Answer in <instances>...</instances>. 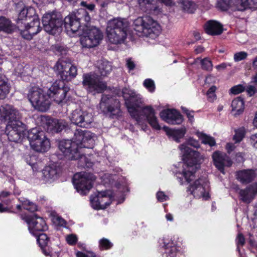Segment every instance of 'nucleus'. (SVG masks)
I'll return each instance as SVG.
<instances>
[{
  "label": "nucleus",
  "mask_w": 257,
  "mask_h": 257,
  "mask_svg": "<svg viewBox=\"0 0 257 257\" xmlns=\"http://www.w3.org/2000/svg\"><path fill=\"white\" fill-rule=\"evenodd\" d=\"M249 244L252 248L257 249V242L254 240L250 239L249 240Z\"/></svg>",
  "instance_id": "nucleus-62"
},
{
  "label": "nucleus",
  "mask_w": 257,
  "mask_h": 257,
  "mask_svg": "<svg viewBox=\"0 0 257 257\" xmlns=\"http://www.w3.org/2000/svg\"><path fill=\"white\" fill-rule=\"evenodd\" d=\"M20 217L22 220L27 223L30 232L34 236L48 229V226L44 218L36 213L21 214Z\"/></svg>",
  "instance_id": "nucleus-10"
},
{
  "label": "nucleus",
  "mask_w": 257,
  "mask_h": 257,
  "mask_svg": "<svg viewBox=\"0 0 257 257\" xmlns=\"http://www.w3.org/2000/svg\"><path fill=\"white\" fill-rule=\"evenodd\" d=\"M4 212H13L10 210L8 206H5L2 203H0V213Z\"/></svg>",
  "instance_id": "nucleus-58"
},
{
  "label": "nucleus",
  "mask_w": 257,
  "mask_h": 257,
  "mask_svg": "<svg viewBox=\"0 0 257 257\" xmlns=\"http://www.w3.org/2000/svg\"><path fill=\"white\" fill-rule=\"evenodd\" d=\"M200 140L203 144L208 145L210 147L216 145V142L214 138L207 136L206 134L201 133L199 136Z\"/></svg>",
  "instance_id": "nucleus-42"
},
{
  "label": "nucleus",
  "mask_w": 257,
  "mask_h": 257,
  "mask_svg": "<svg viewBox=\"0 0 257 257\" xmlns=\"http://www.w3.org/2000/svg\"><path fill=\"white\" fill-rule=\"evenodd\" d=\"M94 180L93 174L86 172L77 173L72 178L73 184L81 195H86L92 188Z\"/></svg>",
  "instance_id": "nucleus-11"
},
{
  "label": "nucleus",
  "mask_w": 257,
  "mask_h": 257,
  "mask_svg": "<svg viewBox=\"0 0 257 257\" xmlns=\"http://www.w3.org/2000/svg\"><path fill=\"white\" fill-rule=\"evenodd\" d=\"M44 30L52 35L59 34L62 30L63 16L59 12L53 11L44 14L42 19Z\"/></svg>",
  "instance_id": "nucleus-8"
},
{
  "label": "nucleus",
  "mask_w": 257,
  "mask_h": 257,
  "mask_svg": "<svg viewBox=\"0 0 257 257\" xmlns=\"http://www.w3.org/2000/svg\"><path fill=\"white\" fill-rule=\"evenodd\" d=\"M188 145L195 148H198L200 147V144L198 141L193 138H190L188 141Z\"/></svg>",
  "instance_id": "nucleus-52"
},
{
  "label": "nucleus",
  "mask_w": 257,
  "mask_h": 257,
  "mask_svg": "<svg viewBox=\"0 0 257 257\" xmlns=\"http://www.w3.org/2000/svg\"><path fill=\"white\" fill-rule=\"evenodd\" d=\"M11 195L12 193L10 191H2L0 192V200L9 198Z\"/></svg>",
  "instance_id": "nucleus-54"
},
{
  "label": "nucleus",
  "mask_w": 257,
  "mask_h": 257,
  "mask_svg": "<svg viewBox=\"0 0 257 257\" xmlns=\"http://www.w3.org/2000/svg\"><path fill=\"white\" fill-rule=\"evenodd\" d=\"M139 7L143 12L149 13L156 10L154 0H137Z\"/></svg>",
  "instance_id": "nucleus-37"
},
{
  "label": "nucleus",
  "mask_w": 257,
  "mask_h": 257,
  "mask_svg": "<svg viewBox=\"0 0 257 257\" xmlns=\"http://www.w3.org/2000/svg\"><path fill=\"white\" fill-rule=\"evenodd\" d=\"M83 30V36L81 38V44L83 47L91 48L98 45L103 35L101 31L95 27Z\"/></svg>",
  "instance_id": "nucleus-13"
},
{
  "label": "nucleus",
  "mask_w": 257,
  "mask_h": 257,
  "mask_svg": "<svg viewBox=\"0 0 257 257\" xmlns=\"http://www.w3.org/2000/svg\"><path fill=\"white\" fill-rule=\"evenodd\" d=\"M14 26L11 20L5 17H0V32L11 34L14 32Z\"/></svg>",
  "instance_id": "nucleus-36"
},
{
  "label": "nucleus",
  "mask_w": 257,
  "mask_h": 257,
  "mask_svg": "<svg viewBox=\"0 0 257 257\" xmlns=\"http://www.w3.org/2000/svg\"><path fill=\"white\" fill-rule=\"evenodd\" d=\"M26 133V136L32 148L38 152H46L50 147L49 140L45 133L40 128H33Z\"/></svg>",
  "instance_id": "nucleus-7"
},
{
  "label": "nucleus",
  "mask_w": 257,
  "mask_h": 257,
  "mask_svg": "<svg viewBox=\"0 0 257 257\" xmlns=\"http://www.w3.org/2000/svg\"><path fill=\"white\" fill-rule=\"evenodd\" d=\"M212 158L214 165L223 174H224V167H230L233 163L228 156L219 151H215L212 155Z\"/></svg>",
  "instance_id": "nucleus-19"
},
{
  "label": "nucleus",
  "mask_w": 257,
  "mask_h": 257,
  "mask_svg": "<svg viewBox=\"0 0 257 257\" xmlns=\"http://www.w3.org/2000/svg\"><path fill=\"white\" fill-rule=\"evenodd\" d=\"M245 90V87L241 85L238 84L232 87L230 89V92L233 94H238L240 93L243 92Z\"/></svg>",
  "instance_id": "nucleus-46"
},
{
  "label": "nucleus",
  "mask_w": 257,
  "mask_h": 257,
  "mask_svg": "<svg viewBox=\"0 0 257 257\" xmlns=\"http://www.w3.org/2000/svg\"><path fill=\"white\" fill-rule=\"evenodd\" d=\"M90 20L86 9H79L76 13L69 14L63 18V25L67 33L74 34L79 31L82 32L85 28L88 27Z\"/></svg>",
  "instance_id": "nucleus-5"
},
{
  "label": "nucleus",
  "mask_w": 257,
  "mask_h": 257,
  "mask_svg": "<svg viewBox=\"0 0 257 257\" xmlns=\"http://www.w3.org/2000/svg\"><path fill=\"white\" fill-rule=\"evenodd\" d=\"M22 37L27 40H31L33 37L38 34L41 30L40 25H31V23L24 24L22 27H17Z\"/></svg>",
  "instance_id": "nucleus-24"
},
{
  "label": "nucleus",
  "mask_w": 257,
  "mask_h": 257,
  "mask_svg": "<svg viewBox=\"0 0 257 257\" xmlns=\"http://www.w3.org/2000/svg\"><path fill=\"white\" fill-rule=\"evenodd\" d=\"M10 84L5 76L0 73V99H5L10 90Z\"/></svg>",
  "instance_id": "nucleus-34"
},
{
  "label": "nucleus",
  "mask_w": 257,
  "mask_h": 257,
  "mask_svg": "<svg viewBox=\"0 0 257 257\" xmlns=\"http://www.w3.org/2000/svg\"><path fill=\"white\" fill-rule=\"evenodd\" d=\"M19 201L21 203V204L17 205L16 208L19 211L22 210V208L31 212H35L38 210L37 205L27 199L20 198L19 199Z\"/></svg>",
  "instance_id": "nucleus-33"
},
{
  "label": "nucleus",
  "mask_w": 257,
  "mask_h": 257,
  "mask_svg": "<svg viewBox=\"0 0 257 257\" xmlns=\"http://www.w3.org/2000/svg\"><path fill=\"white\" fill-rule=\"evenodd\" d=\"M180 149L183 150V160L186 165L182 171V175L186 181L190 183L195 179V174L200 167L202 158L198 152L184 145H181Z\"/></svg>",
  "instance_id": "nucleus-4"
},
{
  "label": "nucleus",
  "mask_w": 257,
  "mask_h": 257,
  "mask_svg": "<svg viewBox=\"0 0 257 257\" xmlns=\"http://www.w3.org/2000/svg\"><path fill=\"white\" fill-rule=\"evenodd\" d=\"M109 191L105 190L99 192L96 196L90 199V202L94 209L96 210L106 208L111 204L110 201L112 196L109 194Z\"/></svg>",
  "instance_id": "nucleus-20"
},
{
  "label": "nucleus",
  "mask_w": 257,
  "mask_h": 257,
  "mask_svg": "<svg viewBox=\"0 0 257 257\" xmlns=\"http://www.w3.org/2000/svg\"><path fill=\"white\" fill-rule=\"evenodd\" d=\"M156 197L158 200L161 202L167 200V199L168 198L164 192L161 191H159L157 193Z\"/></svg>",
  "instance_id": "nucleus-50"
},
{
  "label": "nucleus",
  "mask_w": 257,
  "mask_h": 257,
  "mask_svg": "<svg viewBox=\"0 0 257 257\" xmlns=\"http://www.w3.org/2000/svg\"><path fill=\"white\" fill-rule=\"evenodd\" d=\"M236 243L237 246H242L245 244V238L242 233H239L236 238Z\"/></svg>",
  "instance_id": "nucleus-48"
},
{
  "label": "nucleus",
  "mask_w": 257,
  "mask_h": 257,
  "mask_svg": "<svg viewBox=\"0 0 257 257\" xmlns=\"http://www.w3.org/2000/svg\"><path fill=\"white\" fill-rule=\"evenodd\" d=\"M206 183L204 180L201 178L196 180L192 184H190L187 188V192L194 196L200 194L205 200H208L209 198V193L205 192Z\"/></svg>",
  "instance_id": "nucleus-22"
},
{
  "label": "nucleus",
  "mask_w": 257,
  "mask_h": 257,
  "mask_svg": "<svg viewBox=\"0 0 257 257\" xmlns=\"http://www.w3.org/2000/svg\"><path fill=\"white\" fill-rule=\"evenodd\" d=\"M96 2L101 9L107 7L110 3L109 0H96Z\"/></svg>",
  "instance_id": "nucleus-53"
},
{
  "label": "nucleus",
  "mask_w": 257,
  "mask_h": 257,
  "mask_svg": "<svg viewBox=\"0 0 257 257\" xmlns=\"http://www.w3.org/2000/svg\"><path fill=\"white\" fill-rule=\"evenodd\" d=\"M70 120L80 127L88 128L93 121V117L87 112L77 109L72 112Z\"/></svg>",
  "instance_id": "nucleus-18"
},
{
  "label": "nucleus",
  "mask_w": 257,
  "mask_h": 257,
  "mask_svg": "<svg viewBox=\"0 0 257 257\" xmlns=\"http://www.w3.org/2000/svg\"><path fill=\"white\" fill-rule=\"evenodd\" d=\"M43 177L47 181L55 180L58 177L57 169L50 166H46L42 171Z\"/></svg>",
  "instance_id": "nucleus-38"
},
{
  "label": "nucleus",
  "mask_w": 257,
  "mask_h": 257,
  "mask_svg": "<svg viewBox=\"0 0 257 257\" xmlns=\"http://www.w3.org/2000/svg\"><path fill=\"white\" fill-rule=\"evenodd\" d=\"M229 3L231 7L239 11L257 9V0H230Z\"/></svg>",
  "instance_id": "nucleus-28"
},
{
  "label": "nucleus",
  "mask_w": 257,
  "mask_h": 257,
  "mask_svg": "<svg viewBox=\"0 0 257 257\" xmlns=\"http://www.w3.org/2000/svg\"><path fill=\"white\" fill-rule=\"evenodd\" d=\"M204 51V49L201 46H198L195 49L196 54H199L202 53Z\"/></svg>",
  "instance_id": "nucleus-64"
},
{
  "label": "nucleus",
  "mask_w": 257,
  "mask_h": 257,
  "mask_svg": "<svg viewBox=\"0 0 257 257\" xmlns=\"http://www.w3.org/2000/svg\"><path fill=\"white\" fill-rule=\"evenodd\" d=\"M201 68L206 71L210 72L212 70L213 64L212 61L208 57H205L200 61Z\"/></svg>",
  "instance_id": "nucleus-44"
},
{
  "label": "nucleus",
  "mask_w": 257,
  "mask_h": 257,
  "mask_svg": "<svg viewBox=\"0 0 257 257\" xmlns=\"http://www.w3.org/2000/svg\"><path fill=\"white\" fill-rule=\"evenodd\" d=\"M182 9L188 13H194L196 10L195 4L189 1L181 0Z\"/></svg>",
  "instance_id": "nucleus-40"
},
{
  "label": "nucleus",
  "mask_w": 257,
  "mask_h": 257,
  "mask_svg": "<svg viewBox=\"0 0 257 257\" xmlns=\"http://www.w3.org/2000/svg\"><path fill=\"white\" fill-rule=\"evenodd\" d=\"M92 134L86 130L76 129L74 133L73 141L64 140L59 143V149L65 157L70 160H79L80 166L83 168H91L93 164L81 152L82 148H92L94 140Z\"/></svg>",
  "instance_id": "nucleus-2"
},
{
  "label": "nucleus",
  "mask_w": 257,
  "mask_h": 257,
  "mask_svg": "<svg viewBox=\"0 0 257 257\" xmlns=\"http://www.w3.org/2000/svg\"><path fill=\"white\" fill-rule=\"evenodd\" d=\"M99 107L104 114H109L112 118H116L121 115L120 101L116 96L112 95L102 94Z\"/></svg>",
  "instance_id": "nucleus-9"
},
{
  "label": "nucleus",
  "mask_w": 257,
  "mask_h": 257,
  "mask_svg": "<svg viewBox=\"0 0 257 257\" xmlns=\"http://www.w3.org/2000/svg\"><path fill=\"white\" fill-rule=\"evenodd\" d=\"M70 89L64 81L56 80L49 88L47 94L43 92L42 89L34 87L31 89L28 97L35 109L45 112L50 108V99L62 106L67 103L70 98Z\"/></svg>",
  "instance_id": "nucleus-1"
},
{
  "label": "nucleus",
  "mask_w": 257,
  "mask_h": 257,
  "mask_svg": "<svg viewBox=\"0 0 257 257\" xmlns=\"http://www.w3.org/2000/svg\"><path fill=\"white\" fill-rule=\"evenodd\" d=\"M2 202H3V204L5 205L8 206L10 205L12 203V200L10 199V198H5L3 200H1Z\"/></svg>",
  "instance_id": "nucleus-61"
},
{
  "label": "nucleus",
  "mask_w": 257,
  "mask_h": 257,
  "mask_svg": "<svg viewBox=\"0 0 257 257\" xmlns=\"http://www.w3.org/2000/svg\"><path fill=\"white\" fill-rule=\"evenodd\" d=\"M143 85L150 92H153L155 91V84L152 79L150 78L145 79L143 82Z\"/></svg>",
  "instance_id": "nucleus-45"
},
{
  "label": "nucleus",
  "mask_w": 257,
  "mask_h": 257,
  "mask_svg": "<svg viewBox=\"0 0 257 257\" xmlns=\"http://www.w3.org/2000/svg\"><path fill=\"white\" fill-rule=\"evenodd\" d=\"M161 118L171 124H180L183 120V115L175 109H166L161 111Z\"/></svg>",
  "instance_id": "nucleus-21"
},
{
  "label": "nucleus",
  "mask_w": 257,
  "mask_h": 257,
  "mask_svg": "<svg viewBox=\"0 0 257 257\" xmlns=\"http://www.w3.org/2000/svg\"><path fill=\"white\" fill-rule=\"evenodd\" d=\"M34 236L37 238V241L43 253L45 256L50 255L53 252V249L51 246L52 243L50 237L47 234L43 232Z\"/></svg>",
  "instance_id": "nucleus-27"
},
{
  "label": "nucleus",
  "mask_w": 257,
  "mask_h": 257,
  "mask_svg": "<svg viewBox=\"0 0 257 257\" xmlns=\"http://www.w3.org/2000/svg\"><path fill=\"white\" fill-rule=\"evenodd\" d=\"M227 67V64L225 63H222L221 64L216 65L215 68L218 71H220L221 70H224Z\"/></svg>",
  "instance_id": "nucleus-59"
},
{
  "label": "nucleus",
  "mask_w": 257,
  "mask_h": 257,
  "mask_svg": "<svg viewBox=\"0 0 257 257\" xmlns=\"http://www.w3.org/2000/svg\"><path fill=\"white\" fill-rule=\"evenodd\" d=\"M226 149L228 153H230L234 149V146L230 143H227L226 144Z\"/></svg>",
  "instance_id": "nucleus-60"
},
{
  "label": "nucleus",
  "mask_w": 257,
  "mask_h": 257,
  "mask_svg": "<svg viewBox=\"0 0 257 257\" xmlns=\"http://www.w3.org/2000/svg\"><path fill=\"white\" fill-rule=\"evenodd\" d=\"M20 121L19 112L13 105L6 104L0 106V124L7 126Z\"/></svg>",
  "instance_id": "nucleus-16"
},
{
  "label": "nucleus",
  "mask_w": 257,
  "mask_h": 257,
  "mask_svg": "<svg viewBox=\"0 0 257 257\" xmlns=\"http://www.w3.org/2000/svg\"><path fill=\"white\" fill-rule=\"evenodd\" d=\"M247 56V53L244 51L237 52L234 55V60L235 62H238L243 60Z\"/></svg>",
  "instance_id": "nucleus-47"
},
{
  "label": "nucleus",
  "mask_w": 257,
  "mask_h": 257,
  "mask_svg": "<svg viewBox=\"0 0 257 257\" xmlns=\"http://www.w3.org/2000/svg\"><path fill=\"white\" fill-rule=\"evenodd\" d=\"M137 22L140 23L142 33L146 37L155 39L160 33V25L150 16L140 18L138 19Z\"/></svg>",
  "instance_id": "nucleus-14"
},
{
  "label": "nucleus",
  "mask_w": 257,
  "mask_h": 257,
  "mask_svg": "<svg viewBox=\"0 0 257 257\" xmlns=\"http://www.w3.org/2000/svg\"><path fill=\"white\" fill-rule=\"evenodd\" d=\"M232 111H236L235 115H239L242 113L244 109V98L241 96L234 98L231 102Z\"/></svg>",
  "instance_id": "nucleus-35"
},
{
  "label": "nucleus",
  "mask_w": 257,
  "mask_h": 257,
  "mask_svg": "<svg viewBox=\"0 0 257 257\" xmlns=\"http://www.w3.org/2000/svg\"><path fill=\"white\" fill-rule=\"evenodd\" d=\"M7 127L9 130L7 136L10 142L21 143L25 139L26 125L21 121L8 125Z\"/></svg>",
  "instance_id": "nucleus-17"
},
{
  "label": "nucleus",
  "mask_w": 257,
  "mask_h": 257,
  "mask_svg": "<svg viewBox=\"0 0 257 257\" xmlns=\"http://www.w3.org/2000/svg\"><path fill=\"white\" fill-rule=\"evenodd\" d=\"M81 6L84 7L89 11L92 12L95 9V5L92 3L88 4L86 2H82L81 3Z\"/></svg>",
  "instance_id": "nucleus-51"
},
{
  "label": "nucleus",
  "mask_w": 257,
  "mask_h": 257,
  "mask_svg": "<svg viewBox=\"0 0 257 257\" xmlns=\"http://www.w3.org/2000/svg\"><path fill=\"white\" fill-rule=\"evenodd\" d=\"M40 25V21L36 11L34 7H25L18 14L16 20L17 27H22L24 24Z\"/></svg>",
  "instance_id": "nucleus-15"
},
{
  "label": "nucleus",
  "mask_w": 257,
  "mask_h": 257,
  "mask_svg": "<svg viewBox=\"0 0 257 257\" xmlns=\"http://www.w3.org/2000/svg\"><path fill=\"white\" fill-rule=\"evenodd\" d=\"M122 95L128 112L131 117L138 123H141L143 117H145L146 120L153 128L156 130L161 129L155 115V111L152 106H145L142 108L141 111L138 110L137 108H140L143 103L140 95L137 94L134 90L124 87L122 89Z\"/></svg>",
  "instance_id": "nucleus-3"
},
{
  "label": "nucleus",
  "mask_w": 257,
  "mask_h": 257,
  "mask_svg": "<svg viewBox=\"0 0 257 257\" xmlns=\"http://www.w3.org/2000/svg\"><path fill=\"white\" fill-rule=\"evenodd\" d=\"M66 240L69 245H74L76 244L78 239L76 235L72 234L67 236Z\"/></svg>",
  "instance_id": "nucleus-49"
},
{
  "label": "nucleus",
  "mask_w": 257,
  "mask_h": 257,
  "mask_svg": "<svg viewBox=\"0 0 257 257\" xmlns=\"http://www.w3.org/2000/svg\"><path fill=\"white\" fill-rule=\"evenodd\" d=\"M82 84L89 93H101L107 88L106 83L102 81L101 78L95 74H84Z\"/></svg>",
  "instance_id": "nucleus-12"
},
{
  "label": "nucleus",
  "mask_w": 257,
  "mask_h": 257,
  "mask_svg": "<svg viewBox=\"0 0 257 257\" xmlns=\"http://www.w3.org/2000/svg\"><path fill=\"white\" fill-rule=\"evenodd\" d=\"M126 66L130 70H133L135 69L136 65L131 59H128L126 61Z\"/></svg>",
  "instance_id": "nucleus-57"
},
{
  "label": "nucleus",
  "mask_w": 257,
  "mask_h": 257,
  "mask_svg": "<svg viewBox=\"0 0 257 257\" xmlns=\"http://www.w3.org/2000/svg\"><path fill=\"white\" fill-rule=\"evenodd\" d=\"M163 248L164 249L163 255L165 257H176L180 252L179 246L176 241L169 238L163 239Z\"/></svg>",
  "instance_id": "nucleus-29"
},
{
  "label": "nucleus",
  "mask_w": 257,
  "mask_h": 257,
  "mask_svg": "<svg viewBox=\"0 0 257 257\" xmlns=\"http://www.w3.org/2000/svg\"><path fill=\"white\" fill-rule=\"evenodd\" d=\"M129 23L124 19H114L108 22L107 27V37L113 44L123 43L126 37Z\"/></svg>",
  "instance_id": "nucleus-6"
},
{
  "label": "nucleus",
  "mask_w": 257,
  "mask_h": 257,
  "mask_svg": "<svg viewBox=\"0 0 257 257\" xmlns=\"http://www.w3.org/2000/svg\"><path fill=\"white\" fill-rule=\"evenodd\" d=\"M235 157L238 163L242 162L243 160V156L241 153H237L235 155Z\"/></svg>",
  "instance_id": "nucleus-63"
},
{
  "label": "nucleus",
  "mask_w": 257,
  "mask_h": 257,
  "mask_svg": "<svg viewBox=\"0 0 257 257\" xmlns=\"http://www.w3.org/2000/svg\"><path fill=\"white\" fill-rule=\"evenodd\" d=\"M246 91L249 94V96L253 95L255 93V88L252 85H249L247 87Z\"/></svg>",
  "instance_id": "nucleus-56"
},
{
  "label": "nucleus",
  "mask_w": 257,
  "mask_h": 257,
  "mask_svg": "<svg viewBox=\"0 0 257 257\" xmlns=\"http://www.w3.org/2000/svg\"><path fill=\"white\" fill-rule=\"evenodd\" d=\"M235 134L233 137V140L235 143H240L244 138L246 134V130L244 127H240L234 130Z\"/></svg>",
  "instance_id": "nucleus-41"
},
{
  "label": "nucleus",
  "mask_w": 257,
  "mask_h": 257,
  "mask_svg": "<svg viewBox=\"0 0 257 257\" xmlns=\"http://www.w3.org/2000/svg\"><path fill=\"white\" fill-rule=\"evenodd\" d=\"M240 200L246 203H250L257 194V182L244 189H241L238 192Z\"/></svg>",
  "instance_id": "nucleus-26"
},
{
  "label": "nucleus",
  "mask_w": 257,
  "mask_h": 257,
  "mask_svg": "<svg viewBox=\"0 0 257 257\" xmlns=\"http://www.w3.org/2000/svg\"><path fill=\"white\" fill-rule=\"evenodd\" d=\"M62 70L59 75L62 81L68 82L74 79L77 74V68L71 63L63 62L61 64Z\"/></svg>",
  "instance_id": "nucleus-23"
},
{
  "label": "nucleus",
  "mask_w": 257,
  "mask_h": 257,
  "mask_svg": "<svg viewBox=\"0 0 257 257\" xmlns=\"http://www.w3.org/2000/svg\"><path fill=\"white\" fill-rule=\"evenodd\" d=\"M50 133H58L68 126L67 122L63 119L49 117L46 119V126Z\"/></svg>",
  "instance_id": "nucleus-25"
},
{
  "label": "nucleus",
  "mask_w": 257,
  "mask_h": 257,
  "mask_svg": "<svg viewBox=\"0 0 257 257\" xmlns=\"http://www.w3.org/2000/svg\"><path fill=\"white\" fill-rule=\"evenodd\" d=\"M235 176L240 183L246 185L253 181L256 174L254 170L252 169H244L236 171Z\"/></svg>",
  "instance_id": "nucleus-30"
},
{
  "label": "nucleus",
  "mask_w": 257,
  "mask_h": 257,
  "mask_svg": "<svg viewBox=\"0 0 257 257\" xmlns=\"http://www.w3.org/2000/svg\"><path fill=\"white\" fill-rule=\"evenodd\" d=\"M163 128L167 136L171 137L177 143L180 142V140L184 137L186 132L185 127L179 129H171L168 126H164Z\"/></svg>",
  "instance_id": "nucleus-32"
},
{
  "label": "nucleus",
  "mask_w": 257,
  "mask_h": 257,
  "mask_svg": "<svg viewBox=\"0 0 257 257\" xmlns=\"http://www.w3.org/2000/svg\"><path fill=\"white\" fill-rule=\"evenodd\" d=\"M98 70L101 76H106L111 71L112 67L108 61H102L98 66Z\"/></svg>",
  "instance_id": "nucleus-39"
},
{
  "label": "nucleus",
  "mask_w": 257,
  "mask_h": 257,
  "mask_svg": "<svg viewBox=\"0 0 257 257\" xmlns=\"http://www.w3.org/2000/svg\"><path fill=\"white\" fill-rule=\"evenodd\" d=\"M205 33L211 36H217L223 32V26L219 22L214 20H209L204 25Z\"/></svg>",
  "instance_id": "nucleus-31"
},
{
  "label": "nucleus",
  "mask_w": 257,
  "mask_h": 257,
  "mask_svg": "<svg viewBox=\"0 0 257 257\" xmlns=\"http://www.w3.org/2000/svg\"><path fill=\"white\" fill-rule=\"evenodd\" d=\"M251 144L255 148H257V133L252 135L250 138Z\"/></svg>",
  "instance_id": "nucleus-55"
},
{
  "label": "nucleus",
  "mask_w": 257,
  "mask_h": 257,
  "mask_svg": "<svg viewBox=\"0 0 257 257\" xmlns=\"http://www.w3.org/2000/svg\"><path fill=\"white\" fill-rule=\"evenodd\" d=\"M113 245V243L107 238L103 237L99 240L98 246L100 250L110 249Z\"/></svg>",
  "instance_id": "nucleus-43"
}]
</instances>
